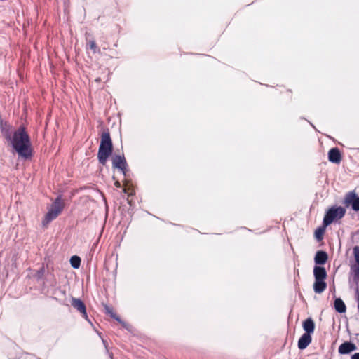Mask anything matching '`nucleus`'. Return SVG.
Instances as JSON below:
<instances>
[{
  "mask_svg": "<svg viewBox=\"0 0 359 359\" xmlns=\"http://www.w3.org/2000/svg\"><path fill=\"white\" fill-rule=\"evenodd\" d=\"M18 156L24 159H29L32 156L30 137L24 126H20L13 131L7 141Z\"/></svg>",
  "mask_w": 359,
  "mask_h": 359,
  "instance_id": "nucleus-1",
  "label": "nucleus"
},
{
  "mask_svg": "<svg viewBox=\"0 0 359 359\" xmlns=\"http://www.w3.org/2000/svg\"><path fill=\"white\" fill-rule=\"evenodd\" d=\"M113 152V143L109 132H104L102 134L100 144L99 146L97 158L102 165H104L108 158Z\"/></svg>",
  "mask_w": 359,
  "mask_h": 359,
  "instance_id": "nucleus-2",
  "label": "nucleus"
},
{
  "mask_svg": "<svg viewBox=\"0 0 359 359\" xmlns=\"http://www.w3.org/2000/svg\"><path fill=\"white\" fill-rule=\"evenodd\" d=\"M64 208V204L62 201L61 196H57L53 203L51 208L46 214L43 220L42 221L43 226H46L48 224L57 217L61 213Z\"/></svg>",
  "mask_w": 359,
  "mask_h": 359,
  "instance_id": "nucleus-3",
  "label": "nucleus"
},
{
  "mask_svg": "<svg viewBox=\"0 0 359 359\" xmlns=\"http://www.w3.org/2000/svg\"><path fill=\"white\" fill-rule=\"evenodd\" d=\"M346 214V209L341 206H332L329 208L324 216L323 225L327 227L334 220L341 219Z\"/></svg>",
  "mask_w": 359,
  "mask_h": 359,
  "instance_id": "nucleus-4",
  "label": "nucleus"
},
{
  "mask_svg": "<svg viewBox=\"0 0 359 359\" xmlns=\"http://www.w3.org/2000/svg\"><path fill=\"white\" fill-rule=\"evenodd\" d=\"M344 203L346 207L351 205L353 210L359 211V196L354 191H350L346 195Z\"/></svg>",
  "mask_w": 359,
  "mask_h": 359,
  "instance_id": "nucleus-5",
  "label": "nucleus"
},
{
  "mask_svg": "<svg viewBox=\"0 0 359 359\" xmlns=\"http://www.w3.org/2000/svg\"><path fill=\"white\" fill-rule=\"evenodd\" d=\"M113 168L121 170L123 175H126L127 162L123 155H115L112 158Z\"/></svg>",
  "mask_w": 359,
  "mask_h": 359,
  "instance_id": "nucleus-6",
  "label": "nucleus"
},
{
  "mask_svg": "<svg viewBox=\"0 0 359 359\" xmlns=\"http://www.w3.org/2000/svg\"><path fill=\"white\" fill-rule=\"evenodd\" d=\"M71 304L75 309L80 312L83 318H84L87 320H89L86 312V306L82 300H81L80 299L72 297Z\"/></svg>",
  "mask_w": 359,
  "mask_h": 359,
  "instance_id": "nucleus-7",
  "label": "nucleus"
},
{
  "mask_svg": "<svg viewBox=\"0 0 359 359\" xmlns=\"http://www.w3.org/2000/svg\"><path fill=\"white\" fill-rule=\"evenodd\" d=\"M357 349V346L351 341H345L339 346L338 351L341 355L348 354Z\"/></svg>",
  "mask_w": 359,
  "mask_h": 359,
  "instance_id": "nucleus-8",
  "label": "nucleus"
},
{
  "mask_svg": "<svg viewBox=\"0 0 359 359\" xmlns=\"http://www.w3.org/2000/svg\"><path fill=\"white\" fill-rule=\"evenodd\" d=\"M0 129L3 137L8 141L13 133V127L7 122H0Z\"/></svg>",
  "mask_w": 359,
  "mask_h": 359,
  "instance_id": "nucleus-9",
  "label": "nucleus"
},
{
  "mask_svg": "<svg viewBox=\"0 0 359 359\" xmlns=\"http://www.w3.org/2000/svg\"><path fill=\"white\" fill-rule=\"evenodd\" d=\"M328 160L334 163H339L341 161V155L337 147L332 148L328 152Z\"/></svg>",
  "mask_w": 359,
  "mask_h": 359,
  "instance_id": "nucleus-10",
  "label": "nucleus"
},
{
  "mask_svg": "<svg viewBox=\"0 0 359 359\" xmlns=\"http://www.w3.org/2000/svg\"><path fill=\"white\" fill-rule=\"evenodd\" d=\"M328 259V255L327 253L324 250H318L316 252L315 257H314V262L315 264L317 265H323L325 264Z\"/></svg>",
  "mask_w": 359,
  "mask_h": 359,
  "instance_id": "nucleus-11",
  "label": "nucleus"
},
{
  "mask_svg": "<svg viewBox=\"0 0 359 359\" xmlns=\"http://www.w3.org/2000/svg\"><path fill=\"white\" fill-rule=\"evenodd\" d=\"M353 253L357 264L355 266L352 268L353 271V280L354 281H358L359 280V246H355L353 248Z\"/></svg>",
  "mask_w": 359,
  "mask_h": 359,
  "instance_id": "nucleus-12",
  "label": "nucleus"
},
{
  "mask_svg": "<svg viewBox=\"0 0 359 359\" xmlns=\"http://www.w3.org/2000/svg\"><path fill=\"white\" fill-rule=\"evenodd\" d=\"M311 336L308 334H303L298 341V348L300 350L305 349L311 342Z\"/></svg>",
  "mask_w": 359,
  "mask_h": 359,
  "instance_id": "nucleus-13",
  "label": "nucleus"
},
{
  "mask_svg": "<svg viewBox=\"0 0 359 359\" xmlns=\"http://www.w3.org/2000/svg\"><path fill=\"white\" fill-rule=\"evenodd\" d=\"M313 276L315 279L325 280L327 278V271L325 267L321 266H315L313 268Z\"/></svg>",
  "mask_w": 359,
  "mask_h": 359,
  "instance_id": "nucleus-14",
  "label": "nucleus"
},
{
  "mask_svg": "<svg viewBox=\"0 0 359 359\" xmlns=\"http://www.w3.org/2000/svg\"><path fill=\"white\" fill-rule=\"evenodd\" d=\"M302 325H303L304 330L305 331L304 334H308L311 335V334H312L314 332L315 323H314L313 320L311 318H306L303 322Z\"/></svg>",
  "mask_w": 359,
  "mask_h": 359,
  "instance_id": "nucleus-15",
  "label": "nucleus"
},
{
  "mask_svg": "<svg viewBox=\"0 0 359 359\" xmlns=\"http://www.w3.org/2000/svg\"><path fill=\"white\" fill-rule=\"evenodd\" d=\"M327 287V283L325 280L315 279L313 283V290L316 293H322Z\"/></svg>",
  "mask_w": 359,
  "mask_h": 359,
  "instance_id": "nucleus-16",
  "label": "nucleus"
},
{
  "mask_svg": "<svg viewBox=\"0 0 359 359\" xmlns=\"http://www.w3.org/2000/svg\"><path fill=\"white\" fill-rule=\"evenodd\" d=\"M104 309L107 314L109 315L112 318L115 319L116 321L121 323L124 327L128 329V324L122 321L120 317L114 312L111 308H110L107 305H105Z\"/></svg>",
  "mask_w": 359,
  "mask_h": 359,
  "instance_id": "nucleus-17",
  "label": "nucleus"
},
{
  "mask_svg": "<svg viewBox=\"0 0 359 359\" xmlns=\"http://www.w3.org/2000/svg\"><path fill=\"white\" fill-rule=\"evenodd\" d=\"M334 307L337 312L344 313L346 311V306L341 298H336L334 302Z\"/></svg>",
  "mask_w": 359,
  "mask_h": 359,
  "instance_id": "nucleus-18",
  "label": "nucleus"
},
{
  "mask_svg": "<svg viewBox=\"0 0 359 359\" xmlns=\"http://www.w3.org/2000/svg\"><path fill=\"white\" fill-rule=\"evenodd\" d=\"M81 258L77 255H74L70 258L71 266L76 269H79L81 265Z\"/></svg>",
  "mask_w": 359,
  "mask_h": 359,
  "instance_id": "nucleus-19",
  "label": "nucleus"
},
{
  "mask_svg": "<svg viewBox=\"0 0 359 359\" xmlns=\"http://www.w3.org/2000/svg\"><path fill=\"white\" fill-rule=\"evenodd\" d=\"M325 228L326 227H324V226H323L322 227L318 228L315 231V237H316V238L317 239L318 241H321L323 239V233L325 232Z\"/></svg>",
  "mask_w": 359,
  "mask_h": 359,
  "instance_id": "nucleus-20",
  "label": "nucleus"
},
{
  "mask_svg": "<svg viewBox=\"0 0 359 359\" xmlns=\"http://www.w3.org/2000/svg\"><path fill=\"white\" fill-rule=\"evenodd\" d=\"M89 48L93 50L94 53L100 52L99 48L97 46L96 43L94 40L88 42Z\"/></svg>",
  "mask_w": 359,
  "mask_h": 359,
  "instance_id": "nucleus-21",
  "label": "nucleus"
},
{
  "mask_svg": "<svg viewBox=\"0 0 359 359\" xmlns=\"http://www.w3.org/2000/svg\"><path fill=\"white\" fill-rule=\"evenodd\" d=\"M45 273V269L42 266L39 270L37 271L36 273V278L38 280L42 279Z\"/></svg>",
  "mask_w": 359,
  "mask_h": 359,
  "instance_id": "nucleus-22",
  "label": "nucleus"
},
{
  "mask_svg": "<svg viewBox=\"0 0 359 359\" xmlns=\"http://www.w3.org/2000/svg\"><path fill=\"white\" fill-rule=\"evenodd\" d=\"M351 359H359V353H355L351 355Z\"/></svg>",
  "mask_w": 359,
  "mask_h": 359,
  "instance_id": "nucleus-23",
  "label": "nucleus"
},
{
  "mask_svg": "<svg viewBox=\"0 0 359 359\" xmlns=\"http://www.w3.org/2000/svg\"><path fill=\"white\" fill-rule=\"evenodd\" d=\"M114 184L118 188L121 187V184L118 181L115 182Z\"/></svg>",
  "mask_w": 359,
  "mask_h": 359,
  "instance_id": "nucleus-24",
  "label": "nucleus"
}]
</instances>
